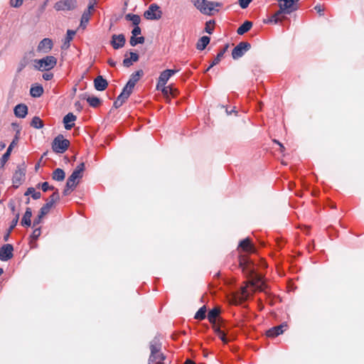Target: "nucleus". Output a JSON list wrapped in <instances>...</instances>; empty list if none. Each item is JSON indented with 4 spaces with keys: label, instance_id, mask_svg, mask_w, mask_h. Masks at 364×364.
Returning <instances> with one entry per match:
<instances>
[{
    "label": "nucleus",
    "instance_id": "f257e3e1",
    "mask_svg": "<svg viewBox=\"0 0 364 364\" xmlns=\"http://www.w3.org/2000/svg\"><path fill=\"white\" fill-rule=\"evenodd\" d=\"M250 285L255 290L264 291L265 284L262 281V277L259 275H255L250 281H249L246 286L241 287L240 290L233 295V300L235 304H242L247 299L250 293L247 290L248 286Z\"/></svg>",
    "mask_w": 364,
    "mask_h": 364
},
{
    "label": "nucleus",
    "instance_id": "f03ea898",
    "mask_svg": "<svg viewBox=\"0 0 364 364\" xmlns=\"http://www.w3.org/2000/svg\"><path fill=\"white\" fill-rule=\"evenodd\" d=\"M150 355L149 364H166V356L162 352V343L155 337L149 343Z\"/></svg>",
    "mask_w": 364,
    "mask_h": 364
},
{
    "label": "nucleus",
    "instance_id": "7ed1b4c3",
    "mask_svg": "<svg viewBox=\"0 0 364 364\" xmlns=\"http://www.w3.org/2000/svg\"><path fill=\"white\" fill-rule=\"evenodd\" d=\"M34 67L38 70L48 71L57 64V58L53 55H47L41 59L34 60Z\"/></svg>",
    "mask_w": 364,
    "mask_h": 364
},
{
    "label": "nucleus",
    "instance_id": "20e7f679",
    "mask_svg": "<svg viewBox=\"0 0 364 364\" xmlns=\"http://www.w3.org/2000/svg\"><path fill=\"white\" fill-rule=\"evenodd\" d=\"M194 6L203 14L212 15V11L215 7H220L221 3L209 1L208 0H195Z\"/></svg>",
    "mask_w": 364,
    "mask_h": 364
},
{
    "label": "nucleus",
    "instance_id": "39448f33",
    "mask_svg": "<svg viewBox=\"0 0 364 364\" xmlns=\"http://www.w3.org/2000/svg\"><path fill=\"white\" fill-rule=\"evenodd\" d=\"M69 146V140L64 139L62 134H59L53 141L52 149L55 153L63 154L68 149Z\"/></svg>",
    "mask_w": 364,
    "mask_h": 364
},
{
    "label": "nucleus",
    "instance_id": "423d86ee",
    "mask_svg": "<svg viewBox=\"0 0 364 364\" xmlns=\"http://www.w3.org/2000/svg\"><path fill=\"white\" fill-rule=\"evenodd\" d=\"M299 0H277L279 9L286 14H290L299 9L297 2Z\"/></svg>",
    "mask_w": 364,
    "mask_h": 364
},
{
    "label": "nucleus",
    "instance_id": "0eeeda50",
    "mask_svg": "<svg viewBox=\"0 0 364 364\" xmlns=\"http://www.w3.org/2000/svg\"><path fill=\"white\" fill-rule=\"evenodd\" d=\"M144 16L148 20H159L162 16V11L156 4H151L144 13Z\"/></svg>",
    "mask_w": 364,
    "mask_h": 364
},
{
    "label": "nucleus",
    "instance_id": "6e6552de",
    "mask_svg": "<svg viewBox=\"0 0 364 364\" xmlns=\"http://www.w3.org/2000/svg\"><path fill=\"white\" fill-rule=\"evenodd\" d=\"M57 11H73L77 7L76 0H60L54 4Z\"/></svg>",
    "mask_w": 364,
    "mask_h": 364
},
{
    "label": "nucleus",
    "instance_id": "1a4fd4ad",
    "mask_svg": "<svg viewBox=\"0 0 364 364\" xmlns=\"http://www.w3.org/2000/svg\"><path fill=\"white\" fill-rule=\"evenodd\" d=\"M251 48V44L248 42L242 41L238 43L232 51V57L236 60L241 58L245 52Z\"/></svg>",
    "mask_w": 364,
    "mask_h": 364
},
{
    "label": "nucleus",
    "instance_id": "9d476101",
    "mask_svg": "<svg viewBox=\"0 0 364 364\" xmlns=\"http://www.w3.org/2000/svg\"><path fill=\"white\" fill-rule=\"evenodd\" d=\"M178 72V70L167 69L161 73L158 79L156 88L160 89V87L166 85L169 78L174 74Z\"/></svg>",
    "mask_w": 364,
    "mask_h": 364
},
{
    "label": "nucleus",
    "instance_id": "9b49d317",
    "mask_svg": "<svg viewBox=\"0 0 364 364\" xmlns=\"http://www.w3.org/2000/svg\"><path fill=\"white\" fill-rule=\"evenodd\" d=\"M19 131L17 132L16 135L15 136L14 139L11 141V143L9 144L6 151L3 154L0 159V168H3L5 165V164L8 161L9 159L11 153L12 151L13 148L17 144L18 141V136Z\"/></svg>",
    "mask_w": 364,
    "mask_h": 364
},
{
    "label": "nucleus",
    "instance_id": "f8f14e48",
    "mask_svg": "<svg viewBox=\"0 0 364 364\" xmlns=\"http://www.w3.org/2000/svg\"><path fill=\"white\" fill-rule=\"evenodd\" d=\"M238 250L247 253H255L257 251L250 237H246L240 242Z\"/></svg>",
    "mask_w": 364,
    "mask_h": 364
},
{
    "label": "nucleus",
    "instance_id": "ddd939ff",
    "mask_svg": "<svg viewBox=\"0 0 364 364\" xmlns=\"http://www.w3.org/2000/svg\"><path fill=\"white\" fill-rule=\"evenodd\" d=\"M14 247L11 244L4 245L0 248V260L1 261H7L11 259L14 256L13 255Z\"/></svg>",
    "mask_w": 364,
    "mask_h": 364
},
{
    "label": "nucleus",
    "instance_id": "4468645a",
    "mask_svg": "<svg viewBox=\"0 0 364 364\" xmlns=\"http://www.w3.org/2000/svg\"><path fill=\"white\" fill-rule=\"evenodd\" d=\"M26 169L23 167L18 166L15 173H14L12 181L14 186L18 187L25 180Z\"/></svg>",
    "mask_w": 364,
    "mask_h": 364
},
{
    "label": "nucleus",
    "instance_id": "2eb2a0df",
    "mask_svg": "<svg viewBox=\"0 0 364 364\" xmlns=\"http://www.w3.org/2000/svg\"><path fill=\"white\" fill-rule=\"evenodd\" d=\"M53 43L52 40L48 38H45L41 41H40V43H38L37 50L38 52H42L43 53H48L53 48Z\"/></svg>",
    "mask_w": 364,
    "mask_h": 364
},
{
    "label": "nucleus",
    "instance_id": "dca6fc26",
    "mask_svg": "<svg viewBox=\"0 0 364 364\" xmlns=\"http://www.w3.org/2000/svg\"><path fill=\"white\" fill-rule=\"evenodd\" d=\"M126 42L125 36L124 34L116 35L112 36L111 45L114 49H119L124 46Z\"/></svg>",
    "mask_w": 364,
    "mask_h": 364
},
{
    "label": "nucleus",
    "instance_id": "f3484780",
    "mask_svg": "<svg viewBox=\"0 0 364 364\" xmlns=\"http://www.w3.org/2000/svg\"><path fill=\"white\" fill-rule=\"evenodd\" d=\"M287 325L286 323H282L281 325L274 326L270 329H269L266 335L268 337H277L284 333V331L287 329Z\"/></svg>",
    "mask_w": 364,
    "mask_h": 364
},
{
    "label": "nucleus",
    "instance_id": "a211bd4d",
    "mask_svg": "<svg viewBox=\"0 0 364 364\" xmlns=\"http://www.w3.org/2000/svg\"><path fill=\"white\" fill-rule=\"evenodd\" d=\"M108 86V82L102 75H98L94 80V87L98 91H103L106 90Z\"/></svg>",
    "mask_w": 364,
    "mask_h": 364
},
{
    "label": "nucleus",
    "instance_id": "6ab92c4d",
    "mask_svg": "<svg viewBox=\"0 0 364 364\" xmlns=\"http://www.w3.org/2000/svg\"><path fill=\"white\" fill-rule=\"evenodd\" d=\"M80 97L82 100H85L92 107H97L101 103L100 98L95 96H90L87 93L81 95Z\"/></svg>",
    "mask_w": 364,
    "mask_h": 364
},
{
    "label": "nucleus",
    "instance_id": "aec40b11",
    "mask_svg": "<svg viewBox=\"0 0 364 364\" xmlns=\"http://www.w3.org/2000/svg\"><path fill=\"white\" fill-rule=\"evenodd\" d=\"M77 117L72 112H69L63 117V123L65 124V129L67 130L71 129L74 126V122Z\"/></svg>",
    "mask_w": 364,
    "mask_h": 364
},
{
    "label": "nucleus",
    "instance_id": "412c9836",
    "mask_svg": "<svg viewBox=\"0 0 364 364\" xmlns=\"http://www.w3.org/2000/svg\"><path fill=\"white\" fill-rule=\"evenodd\" d=\"M220 313V309L215 307L211 309L208 314V319L209 322L212 324V327L217 325V319L219 318V314Z\"/></svg>",
    "mask_w": 364,
    "mask_h": 364
},
{
    "label": "nucleus",
    "instance_id": "4be33fe9",
    "mask_svg": "<svg viewBox=\"0 0 364 364\" xmlns=\"http://www.w3.org/2000/svg\"><path fill=\"white\" fill-rule=\"evenodd\" d=\"M14 114L19 118H25L28 114V107L25 104H18L14 107Z\"/></svg>",
    "mask_w": 364,
    "mask_h": 364
},
{
    "label": "nucleus",
    "instance_id": "5701e85b",
    "mask_svg": "<svg viewBox=\"0 0 364 364\" xmlns=\"http://www.w3.org/2000/svg\"><path fill=\"white\" fill-rule=\"evenodd\" d=\"M143 75L144 72L142 70H139L135 73H133L131 75L130 78L127 84L129 85V87H134L135 85L140 80Z\"/></svg>",
    "mask_w": 364,
    "mask_h": 364
},
{
    "label": "nucleus",
    "instance_id": "b1692460",
    "mask_svg": "<svg viewBox=\"0 0 364 364\" xmlns=\"http://www.w3.org/2000/svg\"><path fill=\"white\" fill-rule=\"evenodd\" d=\"M32 210L31 208H26V212L22 218L21 224L24 227H30L31 225Z\"/></svg>",
    "mask_w": 364,
    "mask_h": 364
},
{
    "label": "nucleus",
    "instance_id": "393cba45",
    "mask_svg": "<svg viewBox=\"0 0 364 364\" xmlns=\"http://www.w3.org/2000/svg\"><path fill=\"white\" fill-rule=\"evenodd\" d=\"M139 56L137 53L131 52L129 58H127V55H125V58L123 60V65L124 67L129 68L133 64V63L137 62L139 60Z\"/></svg>",
    "mask_w": 364,
    "mask_h": 364
},
{
    "label": "nucleus",
    "instance_id": "a878e982",
    "mask_svg": "<svg viewBox=\"0 0 364 364\" xmlns=\"http://www.w3.org/2000/svg\"><path fill=\"white\" fill-rule=\"evenodd\" d=\"M159 90H161V92H162L163 95L166 98L168 97L169 95H172L173 97H175L176 95L177 92H178V90L176 89L173 88L171 85H168V86H166V85L161 86V87H160Z\"/></svg>",
    "mask_w": 364,
    "mask_h": 364
},
{
    "label": "nucleus",
    "instance_id": "bb28decb",
    "mask_svg": "<svg viewBox=\"0 0 364 364\" xmlns=\"http://www.w3.org/2000/svg\"><path fill=\"white\" fill-rule=\"evenodd\" d=\"M213 329L214 332L217 334L219 338L225 343H228L230 341L226 337V333H225V329H220V326H213Z\"/></svg>",
    "mask_w": 364,
    "mask_h": 364
},
{
    "label": "nucleus",
    "instance_id": "cd10ccee",
    "mask_svg": "<svg viewBox=\"0 0 364 364\" xmlns=\"http://www.w3.org/2000/svg\"><path fill=\"white\" fill-rule=\"evenodd\" d=\"M65 171L60 168L55 169L52 173V178L57 181H63L65 179Z\"/></svg>",
    "mask_w": 364,
    "mask_h": 364
},
{
    "label": "nucleus",
    "instance_id": "c85d7f7f",
    "mask_svg": "<svg viewBox=\"0 0 364 364\" xmlns=\"http://www.w3.org/2000/svg\"><path fill=\"white\" fill-rule=\"evenodd\" d=\"M229 46L228 44H226L225 47L217 54L215 59L213 60V62L210 65V68H213V66L216 65L220 63L221 59L223 58L224 54L227 51Z\"/></svg>",
    "mask_w": 364,
    "mask_h": 364
},
{
    "label": "nucleus",
    "instance_id": "c756f323",
    "mask_svg": "<svg viewBox=\"0 0 364 364\" xmlns=\"http://www.w3.org/2000/svg\"><path fill=\"white\" fill-rule=\"evenodd\" d=\"M252 27V23L249 21H245L237 30L238 35H243L249 31Z\"/></svg>",
    "mask_w": 364,
    "mask_h": 364
},
{
    "label": "nucleus",
    "instance_id": "7c9ffc66",
    "mask_svg": "<svg viewBox=\"0 0 364 364\" xmlns=\"http://www.w3.org/2000/svg\"><path fill=\"white\" fill-rule=\"evenodd\" d=\"M75 35V31H74L73 30L67 31V35L65 38V41L62 46V49L66 50L70 47V43L73 40Z\"/></svg>",
    "mask_w": 364,
    "mask_h": 364
},
{
    "label": "nucleus",
    "instance_id": "2f4dec72",
    "mask_svg": "<svg viewBox=\"0 0 364 364\" xmlns=\"http://www.w3.org/2000/svg\"><path fill=\"white\" fill-rule=\"evenodd\" d=\"M18 219H19V213H16V215H15V218L11 221V225L9 228V229L7 230V232L4 236V241H7L9 240V237L10 236L11 232H12L14 228L16 226V225H17V223L18 222Z\"/></svg>",
    "mask_w": 364,
    "mask_h": 364
},
{
    "label": "nucleus",
    "instance_id": "473e14b6",
    "mask_svg": "<svg viewBox=\"0 0 364 364\" xmlns=\"http://www.w3.org/2000/svg\"><path fill=\"white\" fill-rule=\"evenodd\" d=\"M210 38L208 36H204L201 37L196 44V48L199 50H204L210 43Z\"/></svg>",
    "mask_w": 364,
    "mask_h": 364
},
{
    "label": "nucleus",
    "instance_id": "72a5a7b5",
    "mask_svg": "<svg viewBox=\"0 0 364 364\" xmlns=\"http://www.w3.org/2000/svg\"><path fill=\"white\" fill-rule=\"evenodd\" d=\"M43 93V88L41 85L32 86L30 89V95L33 97H39Z\"/></svg>",
    "mask_w": 364,
    "mask_h": 364
},
{
    "label": "nucleus",
    "instance_id": "f704fd0d",
    "mask_svg": "<svg viewBox=\"0 0 364 364\" xmlns=\"http://www.w3.org/2000/svg\"><path fill=\"white\" fill-rule=\"evenodd\" d=\"M282 14H286L285 11H282V9H279L274 15H272L271 18L269 20V22H274V23H277L282 21L284 18V16H283Z\"/></svg>",
    "mask_w": 364,
    "mask_h": 364
},
{
    "label": "nucleus",
    "instance_id": "c9c22d12",
    "mask_svg": "<svg viewBox=\"0 0 364 364\" xmlns=\"http://www.w3.org/2000/svg\"><path fill=\"white\" fill-rule=\"evenodd\" d=\"M80 178H79L77 176L75 175V173H72V174L68 177L67 180V186L68 187H76L78 184L79 180Z\"/></svg>",
    "mask_w": 364,
    "mask_h": 364
},
{
    "label": "nucleus",
    "instance_id": "e433bc0d",
    "mask_svg": "<svg viewBox=\"0 0 364 364\" xmlns=\"http://www.w3.org/2000/svg\"><path fill=\"white\" fill-rule=\"evenodd\" d=\"M60 200V194L58 189H55V191L53 193V194L49 197L48 199L47 204L50 205V206L52 208L53 205L59 201Z\"/></svg>",
    "mask_w": 364,
    "mask_h": 364
},
{
    "label": "nucleus",
    "instance_id": "4c0bfd02",
    "mask_svg": "<svg viewBox=\"0 0 364 364\" xmlns=\"http://www.w3.org/2000/svg\"><path fill=\"white\" fill-rule=\"evenodd\" d=\"M25 196L31 195L34 200L41 198V193L39 191H36L33 187H29L24 193Z\"/></svg>",
    "mask_w": 364,
    "mask_h": 364
},
{
    "label": "nucleus",
    "instance_id": "58836bf2",
    "mask_svg": "<svg viewBox=\"0 0 364 364\" xmlns=\"http://www.w3.org/2000/svg\"><path fill=\"white\" fill-rule=\"evenodd\" d=\"M125 18L127 21H132L135 26H139L141 22V18L137 14H128L125 16Z\"/></svg>",
    "mask_w": 364,
    "mask_h": 364
},
{
    "label": "nucleus",
    "instance_id": "ea45409f",
    "mask_svg": "<svg viewBox=\"0 0 364 364\" xmlns=\"http://www.w3.org/2000/svg\"><path fill=\"white\" fill-rule=\"evenodd\" d=\"M31 126L35 129H41L43 127V122L39 117L35 116L31 122Z\"/></svg>",
    "mask_w": 364,
    "mask_h": 364
},
{
    "label": "nucleus",
    "instance_id": "a19ab883",
    "mask_svg": "<svg viewBox=\"0 0 364 364\" xmlns=\"http://www.w3.org/2000/svg\"><path fill=\"white\" fill-rule=\"evenodd\" d=\"M249 265L248 258L245 255H241L239 257V266L242 268V271L245 272Z\"/></svg>",
    "mask_w": 364,
    "mask_h": 364
},
{
    "label": "nucleus",
    "instance_id": "79ce46f5",
    "mask_svg": "<svg viewBox=\"0 0 364 364\" xmlns=\"http://www.w3.org/2000/svg\"><path fill=\"white\" fill-rule=\"evenodd\" d=\"M145 41V38L143 36L136 37L132 36L129 40V43L132 46H135L137 44H143Z\"/></svg>",
    "mask_w": 364,
    "mask_h": 364
},
{
    "label": "nucleus",
    "instance_id": "37998d69",
    "mask_svg": "<svg viewBox=\"0 0 364 364\" xmlns=\"http://www.w3.org/2000/svg\"><path fill=\"white\" fill-rule=\"evenodd\" d=\"M206 307L205 306L199 309L196 313L194 318L198 320H203L206 317Z\"/></svg>",
    "mask_w": 364,
    "mask_h": 364
},
{
    "label": "nucleus",
    "instance_id": "c03bdc74",
    "mask_svg": "<svg viewBox=\"0 0 364 364\" xmlns=\"http://www.w3.org/2000/svg\"><path fill=\"white\" fill-rule=\"evenodd\" d=\"M90 18V11H84L81 17L80 26L85 28L87 23L89 22Z\"/></svg>",
    "mask_w": 364,
    "mask_h": 364
},
{
    "label": "nucleus",
    "instance_id": "a18cd8bd",
    "mask_svg": "<svg viewBox=\"0 0 364 364\" xmlns=\"http://www.w3.org/2000/svg\"><path fill=\"white\" fill-rule=\"evenodd\" d=\"M85 170V164L83 162L80 163L73 171V173H75L79 178L82 177V172Z\"/></svg>",
    "mask_w": 364,
    "mask_h": 364
},
{
    "label": "nucleus",
    "instance_id": "49530a36",
    "mask_svg": "<svg viewBox=\"0 0 364 364\" xmlns=\"http://www.w3.org/2000/svg\"><path fill=\"white\" fill-rule=\"evenodd\" d=\"M37 187L39 188V187H41L42 188V191L43 192H46L48 191H55L56 188H55L54 186H49L48 183V182H43L42 183H38L37 185Z\"/></svg>",
    "mask_w": 364,
    "mask_h": 364
},
{
    "label": "nucleus",
    "instance_id": "de8ad7c7",
    "mask_svg": "<svg viewBox=\"0 0 364 364\" xmlns=\"http://www.w3.org/2000/svg\"><path fill=\"white\" fill-rule=\"evenodd\" d=\"M214 24H215L214 21H209L206 22L205 28V32H207L209 34H211L214 30Z\"/></svg>",
    "mask_w": 364,
    "mask_h": 364
},
{
    "label": "nucleus",
    "instance_id": "09e8293b",
    "mask_svg": "<svg viewBox=\"0 0 364 364\" xmlns=\"http://www.w3.org/2000/svg\"><path fill=\"white\" fill-rule=\"evenodd\" d=\"M51 208H52L50 206V205L46 203L40 209L39 214H41L43 216H45L50 212Z\"/></svg>",
    "mask_w": 364,
    "mask_h": 364
},
{
    "label": "nucleus",
    "instance_id": "8fccbe9b",
    "mask_svg": "<svg viewBox=\"0 0 364 364\" xmlns=\"http://www.w3.org/2000/svg\"><path fill=\"white\" fill-rule=\"evenodd\" d=\"M134 87H129V85L126 84V85L124 87L122 92L121 93L123 94V95L129 97L133 91Z\"/></svg>",
    "mask_w": 364,
    "mask_h": 364
},
{
    "label": "nucleus",
    "instance_id": "3c124183",
    "mask_svg": "<svg viewBox=\"0 0 364 364\" xmlns=\"http://www.w3.org/2000/svg\"><path fill=\"white\" fill-rule=\"evenodd\" d=\"M41 234V228H37L34 229V230L33 231L32 235H31V237L33 240H36L40 237Z\"/></svg>",
    "mask_w": 364,
    "mask_h": 364
},
{
    "label": "nucleus",
    "instance_id": "603ef678",
    "mask_svg": "<svg viewBox=\"0 0 364 364\" xmlns=\"http://www.w3.org/2000/svg\"><path fill=\"white\" fill-rule=\"evenodd\" d=\"M23 0H10V5L12 7L18 8L23 4Z\"/></svg>",
    "mask_w": 364,
    "mask_h": 364
},
{
    "label": "nucleus",
    "instance_id": "864d4df0",
    "mask_svg": "<svg viewBox=\"0 0 364 364\" xmlns=\"http://www.w3.org/2000/svg\"><path fill=\"white\" fill-rule=\"evenodd\" d=\"M239 4L242 9H246L252 0H238Z\"/></svg>",
    "mask_w": 364,
    "mask_h": 364
},
{
    "label": "nucleus",
    "instance_id": "5fc2aeb1",
    "mask_svg": "<svg viewBox=\"0 0 364 364\" xmlns=\"http://www.w3.org/2000/svg\"><path fill=\"white\" fill-rule=\"evenodd\" d=\"M141 28L139 26H136L132 31V36H137L138 35L141 34Z\"/></svg>",
    "mask_w": 364,
    "mask_h": 364
},
{
    "label": "nucleus",
    "instance_id": "6e6d98bb",
    "mask_svg": "<svg viewBox=\"0 0 364 364\" xmlns=\"http://www.w3.org/2000/svg\"><path fill=\"white\" fill-rule=\"evenodd\" d=\"M217 325L218 326H220V329H226L225 328V321L223 320V318H222L221 317H219L218 319H217Z\"/></svg>",
    "mask_w": 364,
    "mask_h": 364
},
{
    "label": "nucleus",
    "instance_id": "4d7b16f0",
    "mask_svg": "<svg viewBox=\"0 0 364 364\" xmlns=\"http://www.w3.org/2000/svg\"><path fill=\"white\" fill-rule=\"evenodd\" d=\"M314 9L318 13L320 16L323 15L324 8L321 4H317L315 6Z\"/></svg>",
    "mask_w": 364,
    "mask_h": 364
},
{
    "label": "nucleus",
    "instance_id": "13d9d810",
    "mask_svg": "<svg viewBox=\"0 0 364 364\" xmlns=\"http://www.w3.org/2000/svg\"><path fill=\"white\" fill-rule=\"evenodd\" d=\"M44 216L41 215V214H38V215L33 220V227L38 225L40 224L42 221V219Z\"/></svg>",
    "mask_w": 364,
    "mask_h": 364
},
{
    "label": "nucleus",
    "instance_id": "bf43d9fd",
    "mask_svg": "<svg viewBox=\"0 0 364 364\" xmlns=\"http://www.w3.org/2000/svg\"><path fill=\"white\" fill-rule=\"evenodd\" d=\"M74 188H75V187H68L67 184H66L65 187L63 190V195L64 196L69 195Z\"/></svg>",
    "mask_w": 364,
    "mask_h": 364
},
{
    "label": "nucleus",
    "instance_id": "052dcab7",
    "mask_svg": "<svg viewBox=\"0 0 364 364\" xmlns=\"http://www.w3.org/2000/svg\"><path fill=\"white\" fill-rule=\"evenodd\" d=\"M53 77V74L51 73H45L43 74V78L45 80H50Z\"/></svg>",
    "mask_w": 364,
    "mask_h": 364
},
{
    "label": "nucleus",
    "instance_id": "680f3d73",
    "mask_svg": "<svg viewBox=\"0 0 364 364\" xmlns=\"http://www.w3.org/2000/svg\"><path fill=\"white\" fill-rule=\"evenodd\" d=\"M124 103H122L121 102V100H119L118 98H117V100L114 102V104H113V106L117 109L119 107H120Z\"/></svg>",
    "mask_w": 364,
    "mask_h": 364
},
{
    "label": "nucleus",
    "instance_id": "e2e57ef3",
    "mask_svg": "<svg viewBox=\"0 0 364 364\" xmlns=\"http://www.w3.org/2000/svg\"><path fill=\"white\" fill-rule=\"evenodd\" d=\"M117 98L121 100L122 103H124L126 100L129 98L127 96L123 95L122 93H120V95L117 97Z\"/></svg>",
    "mask_w": 364,
    "mask_h": 364
},
{
    "label": "nucleus",
    "instance_id": "0e129e2a",
    "mask_svg": "<svg viewBox=\"0 0 364 364\" xmlns=\"http://www.w3.org/2000/svg\"><path fill=\"white\" fill-rule=\"evenodd\" d=\"M273 141L279 146L281 152L284 151L285 147L284 146V145L282 143H280L279 141H277L276 139H274Z\"/></svg>",
    "mask_w": 364,
    "mask_h": 364
},
{
    "label": "nucleus",
    "instance_id": "69168bd1",
    "mask_svg": "<svg viewBox=\"0 0 364 364\" xmlns=\"http://www.w3.org/2000/svg\"><path fill=\"white\" fill-rule=\"evenodd\" d=\"M75 107L76 109L79 112H80L82 109V106L81 103L78 101L75 103Z\"/></svg>",
    "mask_w": 364,
    "mask_h": 364
},
{
    "label": "nucleus",
    "instance_id": "338daca9",
    "mask_svg": "<svg viewBox=\"0 0 364 364\" xmlns=\"http://www.w3.org/2000/svg\"><path fill=\"white\" fill-rule=\"evenodd\" d=\"M107 63L111 66V67H115L116 66V62L112 60V58H109L107 60Z\"/></svg>",
    "mask_w": 364,
    "mask_h": 364
},
{
    "label": "nucleus",
    "instance_id": "774afa93",
    "mask_svg": "<svg viewBox=\"0 0 364 364\" xmlns=\"http://www.w3.org/2000/svg\"><path fill=\"white\" fill-rule=\"evenodd\" d=\"M94 10V5L90 4L88 7H87V9L85 10V11H90V15L91 16V13H92V11Z\"/></svg>",
    "mask_w": 364,
    "mask_h": 364
}]
</instances>
